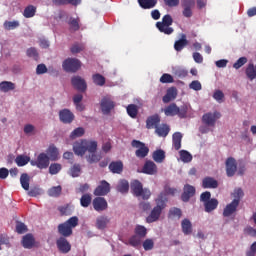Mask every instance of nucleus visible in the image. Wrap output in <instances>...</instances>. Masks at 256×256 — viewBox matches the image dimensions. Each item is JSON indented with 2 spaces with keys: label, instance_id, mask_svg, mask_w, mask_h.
<instances>
[{
  "label": "nucleus",
  "instance_id": "0e129e2a",
  "mask_svg": "<svg viewBox=\"0 0 256 256\" xmlns=\"http://www.w3.org/2000/svg\"><path fill=\"white\" fill-rule=\"evenodd\" d=\"M62 166L59 163H52L49 166V173L50 175H57V173H59V171H61Z\"/></svg>",
  "mask_w": 256,
  "mask_h": 256
},
{
  "label": "nucleus",
  "instance_id": "6e6d98bb",
  "mask_svg": "<svg viewBox=\"0 0 256 256\" xmlns=\"http://www.w3.org/2000/svg\"><path fill=\"white\" fill-rule=\"evenodd\" d=\"M144 251H152L155 247V241L151 238H147L143 243H142Z\"/></svg>",
  "mask_w": 256,
  "mask_h": 256
},
{
  "label": "nucleus",
  "instance_id": "9b49d317",
  "mask_svg": "<svg viewBox=\"0 0 256 256\" xmlns=\"http://www.w3.org/2000/svg\"><path fill=\"white\" fill-rule=\"evenodd\" d=\"M217 119H221V113L218 111L208 112L202 116V122L204 125H208V127H215Z\"/></svg>",
  "mask_w": 256,
  "mask_h": 256
},
{
  "label": "nucleus",
  "instance_id": "dca6fc26",
  "mask_svg": "<svg viewBox=\"0 0 256 256\" xmlns=\"http://www.w3.org/2000/svg\"><path fill=\"white\" fill-rule=\"evenodd\" d=\"M71 83L77 91H87V82H85V79L81 78V76L72 77Z\"/></svg>",
  "mask_w": 256,
  "mask_h": 256
},
{
  "label": "nucleus",
  "instance_id": "5701e85b",
  "mask_svg": "<svg viewBox=\"0 0 256 256\" xmlns=\"http://www.w3.org/2000/svg\"><path fill=\"white\" fill-rule=\"evenodd\" d=\"M174 99H177V88L171 87L167 90L166 95L163 96L162 101L163 103H171Z\"/></svg>",
  "mask_w": 256,
  "mask_h": 256
},
{
  "label": "nucleus",
  "instance_id": "f704fd0d",
  "mask_svg": "<svg viewBox=\"0 0 256 256\" xmlns=\"http://www.w3.org/2000/svg\"><path fill=\"white\" fill-rule=\"evenodd\" d=\"M181 227L184 235H191L193 233V225L189 219L182 220Z\"/></svg>",
  "mask_w": 256,
  "mask_h": 256
},
{
  "label": "nucleus",
  "instance_id": "c756f323",
  "mask_svg": "<svg viewBox=\"0 0 256 256\" xmlns=\"http://www.w3.org/2000/svg\"><path fill=\"white\" fill-rule=\"evenodd\" d=\"M53 5L56 7H61L63 5H73L77 7V5H81V0H52Z\"/></svg>",
  "mask_w": 256,
  "mask_h": 256
},
{
  "label": "nucleus",
  "instance_id": "c85d7f7f",
  "mask_svg": "<svg viewBox=\"0 0 256 256\" xmlns=\"http://www.w3.org/2000/svg\"><path fill=\"white\" fill-rule=\"evenodd\" d=\"M181 141H183V134H181V132H175L172 135V145L175 151H179V149H181Z\"/></svg>",
  "mask_w": 256,
  "mask_h": 256
},
{
  "label": "nucleus",
  "instance_id": "e2e57ef3",
  "mask_svg": "<svg viewBox=\"0 0 256 256\" xmlns=\"http://www.w3.org/2000/svg\"><path fill=\"white\" fill-rule=\"evenodd\" d=\"M70 175H71V177H79L81 175V165L74 164L70 168Z\"/></svg>",
  "mask_w": 256,
  "mask_h": 256
},
{
  "label": "nucleus",
  "instance_id": "bb28decb",
  "mask_svg": "<svg viewBox=\"0 0 256 256\" xmlns=\"http://www.w3.org/2000/svg\"><path fill=\"white\" fill-rule=\"evenodd\" d=\"M217 207H219V200H217L215 198H212L204 203V211L206 213H211V212L215 211V209H217Z\"/></svg>",
  "mask_w": 256,
  "mask_h": 256
},
{
  "label": "nucleus",
  "instance_id": "a19ab883",
  "mask_svg": "<svg viewBox=\"0 0 256 256\" xmlns=\"http://www.w3.org/2000/svg\"><path fill=\"white\" fill-rule=\"evenodd\" d=\"M134 233L136 236L145 239L147 237V228L143 225H136Z\"/></svg>",
  "mask_w": 256,
  "mask_h": 256
},
{
  "label": "nucleus",
  "instance_id": "4d7b16f0",
  "mask_svg": "<svg viewBox=\"0 0 256 256\" xmlns=\"http://www.w3.org/2000/svg\"><path fill=\"white\" fill-rule=\"evenodd\" d=\"M83 135H85V129L78 127L71 132L70 139H77V137H83Z\"/></svg>",
  "mask_w": 256,
  "mask_h": 256
},
{
  "label": "nucleus",
  "instance_id": "5fc2aeb1",
  "mask_svg": "<svg viewBox=\"0 0 256 256\" xmlns=\"http://www.w3.org/2000/svg\"><path fill=\"white\" fill-rule=\"evenodd\" d=\"M61 191H63L61 186H53L48 190V195L49 197H59V195H61Z\"/></svg>",
  "mask_w": 256,
  "mask_h": 256
},
{
  "label": "nucleus",
  "instance_id": "6ab92c4d",
  "mask_svg": "<svg viewBox=\"0 0 256 256\" xmlns=\"http://www.w3.org/2000/svg\"><path fill=\"white\" fill-rule=\"evenodd\" d=\"M146 175H157V164L151 160H147L142 169Z\"/></svg>",
  "mask_w": 256,
  "mask_h": 256
},
{
  "label": "nucleus",
  "instance_id": "393cba45",
  "mask_svg": "<svg viewBox=\"0 0 256 256\" xmlns=\"http://www.w3.org/2000/svg\"><path fill=\"white\" fill-rule=\"evenodd\" d=\"M187 45H189V40H187V35L182 34L181 38L174 43V49L175 51H178V52L183 51V49H185Z\"/></svg>",
  "mask_w": 256,
  "mask_h": 256
},
{
  "label": "nucleus",
  "instance_id": "f3484780",
  "mask_svg": "<svg viewBox=\"0 0 256 256\" xmlns=\"http://www.w3.org/2000/svg\"><path fill=\"white\" fill-rule=\"evenodd\" d=\"M195 187L189 184L184 185L183 193L181 199L184 203H187L191 197L195 195Z\"/></svg>",
  "mask_w": 256,
  "mask_h": 256
},
{
  "label": "nucleus",
  "instance_id": "aec40b11",
  "mask_svg": "<svg viewBox=\"0 0 256 256\" xmlns=\"http://www.w3.org/2000/svg\"><path fill=\"white\" fill-rule=\"evenodd\" d=\"M238 207H239L238 201L232 200V202L226 205V207L224 208L223 217H231V215L237 212Z\"/></svg>",
  "mask_w": 256,
  "mask_h": 256
},
{
  "label": "nucleus",
  "instance_id": "13d9d810",
  "mask_svg": "<svg viewBox=\"0 0 256 256\" xmlns=\"http://www.w3.org/2000/svg\"><path fill=\"white\" fill-rule=\"evenodd\" d=\"M243 195H245L243 193V189L236 188L232 193V197H234L233 201H238V205H239V203H241V199H243Z\"/></svg>",
  "mask_w": 256,
  "mask_h": 256
},
{
  "label": "nucleus",
  "instance_id": "ddd939ff",
  "mask_svg": "<svg viewBox=\"0 0 256 256\" xmlns=\"http://www.w3.org/2000/svg\"><path fill=\"white\" fill-rule=\"evenodd\" d=\"M93 209L97 211V213H102V211H107L109 209V204L104 197L98 196L92 201Z\"/></svg>",
  "mask_w": 256,
  "mask_h": 256
},
{
  "label": "nucleus",
  "instance_id": "a211bd4d",
  "mask_svg": "<svg viewBox=\"0 0 256 256\" xmlns=\"http://www.w3.org/2000/svg\"><path fill=\"white\" fill-rule=\"evenodd\" d=\"M60 121L62 123H73L75 115L69 109H63L59 112Z\"/></svg>",
  "mask_w": 256,
  "mask_h": 256
},
{
  "label": "nucleus",
  "instance_id": "680f3d73",
  "mask_svg": "<svg viewBox=\"0 0 256 256\" xmlns=\"http://www.w3.org/2000/svg\"><path fill=\"white\" fill-rule=\"evenodd\" d=\"M174 75L178 79H185V77H187V75H189V72L186 69L178 68V69L174 70Z\"/></svg>",
  "mask_w": 256,
  "mask_h": 256
},
{
  "label": "nucleus",
  "instance_id": "09e8293b",
  "mask_svg": "<svg viewBox=\"0 0 256 256\" xmlns=\"http://www.w3.org/2000/svg\"><path fill=\"white\" fill-rule=\"evenodd\" d=\"M246 76L250 81H253L256 78V68L255 65L249 64L246 68Z\"/></svg>",
  "mask_w": 256,
  "mask_h": 256
},
{
  "label": "nucleus",
  "instance_id": "4468645a",
  "mask_svg": "<svg viewBox=\"0 0 256 256\" xmlns=\"http://www.w3.org/2000/svg\"><path fill=\"white\" fill-rule=\"evenodd\" d=\"M100 107L103 115H109L115 109V102L109 97H104L101 100Z\"/></svg>",
  "mask_w": 256,
  "mask_h": 256
},
{
  "label": "nucleus",
  "instance_id": "58836bf2",
  "mask_svg": "<svg viewBox=\"0 0 256 256\" xmlns=\"http://www.w3.org/2000/svg\"><path fill=\"white\" fill-rule=\"evenodd\" d=\"M142 9H153L157 5V0H138Z\"/></svg>",
  "mask_w": 256,
  "mask_h": 256
},
{
  "label": "nucleus",
  "instance_id": "7ed1b4c3",
  "mask_svg": "<svg viewBox=\"0 0 256 256\" xmlns=\"http://www.w3.org/2000/svg\"><path fill=\"white\" fill-rule=\"evenodd\" d=\"M187 113H189V106L186 104L177 106L175 103H171L164 108V115L166 117H179V119H187Z\"/></svg>",
  "mask_w": 256,
  "mask_h": 256
},
{
  "label": "nucleus",
  "instance_id": "3c124183",
  "mask_svg": "<svg viewBox=\"0 0 256 256\" xmlns=\"http://www.w3.org/2000/svg\"><path fill=\"white\" fill-rule=\"evenodd\" d=\"M15 161L18 167H25V165L31 161V158H29V156L19 155L16 157Z\"/></svg>",
  "mask_w": 256,
  "mask_h": 256
},
{
  "label": "nucleus",
  "instance_id": "a18cd8bd",
  "mask_svg": "<svg viewBox=\"0 0 256 256\" xmlns=\"http://www.w3.org/2000/svg\"><path fill=\"white\" fill-rule=\"evenodd\" d=\"M86 159L90 164L99 163V161H101V155L97 154V151L89 152V155L86 156Z\"/></svg>",
  "mask_w": 256,
  "mask_h": 256
},
{
  "label": "nucleus",
  "instance_id": "ea45409f",
  "mask_svg": "<svg viewBox=\"0 0 256 256\" xmlns=\"http://www.w3.org/2000/svg\"><path fill=\"white\" fill-rule=\"evenodd\" d=\"M37 13V7L33 5H28L23 12V15L26 19H31V17H35V14Z\"/></svg>",
  "mask_w": 256,
  "mask_h": 256
},
{
  "label": "nucleus",
  "instance_id": "0eeeda50",
  "mask_svg": "<svg viewBox=\"0 0 256 256\" xmlns=\"http://www.w3.org/2000/svg\"><path fill=\"white\" fill-rule=\"evenodd\" d=\"M62 67L67 73H77L81 69V61L77 58H67Z\"/></svg>",
  "mask_w": 256,
  "mask_h": 256
},
{
  "label": "nucleus",
  "instance_id": "4c0bfd02",
  "mask_svg": "<svg viewBox=\"0 0 256 256\" xmlns=\"http://www.w3.org/2000/svg\"><path fill=\"white\" fill-rule=\"evenodd\" d=\"M15 89V84L9 81H3L0 83V91L2 93H9V91H13Z\"/></svg>",
  "mask_w": 256,
  "mask_h": 256
},
{
  "label": "nucleus",
  "instance_id": "7c9ffc66",
  "mask_svg": "<svg viewBox=\"0 0 256 256\" xmlns=\"http://www.w3.org/2000/svg\"><path fill=\"white\" fill-rule=\"evenodd\" d=\"M169 131H171V128H169V125L167 124H162L155 128V133L158 137H167L169 135Z\"/></svg>",
  "mask_w": 256,
  "mask_h": 256
},
{
  "label": "nucleus",
  "instance_id": "bf43d9fd",
  "mask_svg": "<svg viewBox=\"0 0 256 256\" xmlns=\"http://www.w3.org/2000/svg\"><path fill=\"white\" fill-rule=\"evenodd\" d=\"M181 215H182V212H181V209L179 208H172L169 210V213H168V217L172 219H181Z\"/></svg>",
  "mask_w": 256,
  "mask_h": 256
},
{
  "label": "nucleus",
  "instance_id": "6e6552de",
  "mask_svg": "<svg viewBox=\"0 0 256 256\" xmlns=\"http://www.w3.org/2000/svg\"><path fill=\"white\" fill-rule=\"evenodd\" d=\"M131 145H132V147L137 149L135 151V155H136V157H138V159H145V157H147L149 155V147H147L145 145V143H143L139 140H133L131 142Z\"/></svg>",
  "mask_w": 256,
  "mask_h": 256
},
{
  "label": "nucleus",
  "instance_id": "423d86ee",
  "mask_svg": "<svg viewBox=\"0 0 256 256\" xmlns=\"http://www.w3.org/2000/svg\"><path fill=\"white\" fill-rule=\"evenodd\" d=\"M171 25H173V17L170 14H166L162 17L161 22H156V27L160 33H164V35H172L175 31Z\"/></svg>",
  "mask_w": 256,
  "mask_h": 256
},
{
  "label": "nucleus",
  "instance_id": "338daca9",
  "mask_svg": "<svg viewBox=\"0 0 256 256\" xmlns=\"http://www.w3.org/2000/svg\"><path fill=\"white\" fill-rule=\"evenodd\" d=\"M245 63H247V57H240V58L233 64V67H234V69H241V67H243V65H245Z\"/></svg>",
  "mask_w": 256,
  "mask_h": 256
},
{
  "label": "nucleus",
  "instance_id": "412c9836",
  "mask_svg": "<svg viewBox=\"0 0 256 256\" xmlns=\"http://www.w3.org/2000/svg\"><path fill=\"white\" fill-rule=\"evenodd\" d=\"M56 244L61 253H69V251H71V244L65 239V237H60L56 241Z\"/></svg>",
  "mask_w": 256,
  "mask_h": 256
},
{
  "label": "nucleus",
  "instance_id": "b1692460",
  "mask_svg": "<svg viewBox=\"0 0 256 256\" xmlns=\"http://www.w3.org/2000/svg\"><path fill=\"white\" fill-rule=\"evenodd\" d=\"M46 155L49 157L50 161L59 160V149L55 145H50L46 150Z\"/></svg>",
  "mask_w": 256,
  "mask_h": 256
},
{
  "label": "nucleus",
  "instance_id": "f257e3e1",
  "mask_svg": "<svg viewBox=\"0 0 256 256\" xmlns=\"http://www.w3.org/2000/svg\"><path fill=\"white\" fill-rule=\"evenodd\" d=\"M155 202L156 206L151 210L150 214L146 217V222L148 223H155L156 221H159L161 214L163 213V209L167 207V197H165V193H160Z\"/></svg>",
  "mask_w": 256,
  "mask_h": 256
},
{
  "label": "nucleus",
  "instance_id": "473e14b6",
  "mask_svg": "<svg viewBox=\"0 0 256 256\" xmlns=\"http://www.w3.org/2000/svg\"><path fill=\"white\" fill-rule=\"evenodd\" d=\"M109 169L111 173H116L117 175H120V173H123V162L121 161L111 162L109 165Z\"/></svg>",
  "mask_w": 256,
  "mask_h": 256
},
{
  "label": "nucleus",
  "instance_id": "c9c22d12",
  "mask_svg": "<svg viewBox=\"0 0 256 256\" xmlns=\"http://www.w3.org/2000/svg\"><path fill=\"white\" fill-rule=\"evenodd\" d=\"M107 225H109V218L107 216H99L96 219V227L99 230L107 229Z\"/></svg>",
  "mask_w": 256,
  "mask_h": 256
},
{
  "label": "nucleus",
  "instance_id": "052dcab7",
  "mask_svg": "<svg viewBox=\"0 0 256 256\" xmlns=\"http://www.w3.org/2000/svg\"><path fill=\"white\" fill-rule=\"evenodd\" d=\"M26 55L27 57H31L35 61H39V52H37V49L35 47L27 49Z\"/></svg>",
  "mask_w": 256,
  "mask_h": 256
},
{
  "label": "nucleus",
  "instance_id": "49530a36",
  "mask_svg": "<svg viewBox=\"0 0 256 256\" xmlns=\"http://www.w3.org/2000/svg\"><path fill=\"white\" fill-rule=\"evenodd\" d=\"M119 193H129V182L127 180H120L117 185Z\"/></svg>",
  "mask_w": 256,
  "mask_h": 256
},
{
  "label": "nucleus",
  "instance_id": "1a4fd4ad",
  "mask_svg": "<svg viewBox=\"0 0 256 256\" xmlns=\"http://www.w3.org/2000/svg\"><path fill=\"white\" fill-rule=\"evenodd\" d=\"M49 156L47 153H40L35 160H31L30 163L32 167H37L38 169H47L50 163Z\"/></svg>",
  "mask_w": 256,
  "mask_h": 256
},
{
  "label": "nucleus",
  "instance_id": "f8f14e48",
  "mask_svg": "<svg viewBox=\"0 0 256 256\" xmlns=\"http://www.w3.org/2000/svg\"><path fill=\"white\" fill-rule=\"evenodd\" d=\"M111 192V184L106 180L100 181V184L95 188L94 195L95 197H105L108 193Z\"/></svg>",
  "mask_w": 256,
  "mask_h": 256
},
{
  "label": "nucleus",
  "instance_id": "cd10ccee",
  "mask_svg": "<svg viewBox=\"0 0 256 256\" xmlns=\"http://www.w3.org/2000/svg\"><path fill=\"white\" fill-rule=\"evenodd\" d=\"M159 123H161V118L159 117V115H153L147 119L146 127L147 129H156L159 126Z\"/></svg>",
  "mask_w": 256,
  "mask_h": 256
},
{
  "label": "nucleus",
  "instance_id": "de8ad7c7",
  "mask_svg": "<svg viewBox=\"0 0 256 256\" xmlns=\"http://www.w3.org/2000/svg\"><path fill=\"white\" fill-rule=\"evenodd\" d=\"M180 159L183 163H191L193 161V155L189 153L187 150H181L180 152Z\"/></svg>",
  "mask_w": 256,
  "mask_h": 256
},
{
  "label": "nucleus",
  "instance_id": "9d476101",
  "mask_svg": "<svg viewBox=\"0 0 256 256\" xmlns=\"http://www.w3.org/2000/svg\"><path fill=\"white\" fill-rule=\"evenodd\" d=\"M182 15L186 19L193 17V9H195V0H181Z\"/></svg>",
  "mask_w": 256,
  "mask_h": 256
},
{
  "label": "nucleus",
  "instance_id": "72a5a7b5",
  "mask_svg": "<svg viewBox=\"0 0 256 256\" xmlns=\"http://www.w3.org/2000/svg\"><path fill=\"white\" fill-rule=\"evenodd\" d=\"M142 243H143V238H140L139 236L134 234L128 239V242L126 243V245H130V247L137 248V247H141Z\"/></svg>",
  "mask_w": 256,
  "mask_h": 256
},
{
  "label": "nucleus",
  "instance_id": "e433bc0d",
  "mask_svg": "<svg viewBox=\"0 0 256 256\" xmlns=\"http://www.w3.org/2000/svg\"><path fill=\"white\" fill-rule=\"evenodd\" d=\"M80 21L81 20L79 19V17L77 18L70 17L69 20L67 21L70 31H73V32L79 31V29H81V26L79 25Z\"/></svg>",
  "mask_w": 256,
  "mask_h": 256
},
{
  "label": "nucleus",
  "instance_id": "603ef678",
  "mask_svg": "<svg viewBox=\"0 0 256 256\" xmlns=\"http://www.w3.org/2000/svg\"><path fill=\"white\" fill-rule=\"evenodd\" d=\"M93 83L95 85H98V87H103L105 85V77L101 74H94L92 76Z\"/></svg>",
  "mask_w": 256,
  "mask_h": 256
},
{
  "label": "nucleus",
  "instance_id": "37998d69",
  "mask_svg": "<svg viewBox=\"0 0 256 256\" xmlns=\"http://www.w3.org/2000/svg\"><path fill=\"white\" fill-rule=\"evenodd\" d=\"M29 181H31V179L29 178V174L23 173L20 176V184L24 191H29Z\"/></svg>",
  "mask_w": 256,
  "mask_h": 256
},
{
  "label": "nucleus",
  "instance_id": "69168bd1",
  "mask_svg": "<svg viewBox=\"0 0 256 256\" xmlns=\"http://www.w3.org/2000/svg\"><path fill=\"white\" fill-rule=\"evenodd\" d=\"M174 81L175 80L171 74L165 73L160 77V83H174Z\"/></svg>",
  "mask_w": 256,
  "mask_h": 256
},
{
  "label": "nucleus",
  "instance_id": "a878e982",
  "mask_svg": "<svg viewBox=\"0 0 256 256\" xmlns=\"http://www.w3.org/2000/svg\"><path fill=\"white\" fill-rule=\"evenodd\" d=\"M35 245V238L33 237V234H26L22 238V246L24 249H33Z\"/></svg>",
  "mask_w": 256,
  "mask_h": 256
},
{
  "label": "nucleus",
  "instance_id": "774afa93",
  "mask_svg": "<svg viewBox=\"0 0 256 256\" xmlns=\"http://www.w3.org/2000/svg\"><path fill=\"white\" fill-rule=\"evenodd\" d=\"M189 88L193 89V91H201V82H199L198 80H194L189 84Z\"/></svg>",
  "mask_w": 256,
  "mask_h": 256
},
{
  "label": "nucleus",
  "instance_id": "4be33fe9",
  "mask_svg": "<svg viewBox=\"0 0 256 256\" xmlns=\"http://www.w3.org/2000/svg\"><path fill=\"white\" fill-rule=\"evenodd\" d=\"M203 189H217L219 187V182L213 177H205L202 180Z\"/></svg>",
  "mask_w": 256,
  "mask_h": 256
},
{
  "label": "nucleus",
  "instance_id": "39448f33",
  "mask_svg": "<svg viewBox=\"0 0 256 256\" xmlns=\"http://www.w3.org/2000/svg\"><path fill=\"white\" fill-rule=\"evenodd\" d=\"M130 189L135 197H142L144 201L151 198V190L143 188V183L139 180H133L130 184Z\"/></svg>",
  "mask_w": 256,
  "mask_h": 256
},
{
  "label": "nucleus",
  "instance_id": "2f4dec72",
  "mask_svg": "<svg viewBox=\"0 0 256 256\" xmlns=\"http://www.w3.org/2000/svg\"><path fill=\"white\" fill-rule=\"evenodd\" d=\"M165 157L166 155L163 149H157L152 153V159L155 163H163Z\"/></svg>",
  "mask_w": 256,
  "mask_h": 256
},
{
  "label": "nucleus",
  "instance_id": "79ce46f5",
  "mask_svg": "<svg viewBox=\"0 0 256 256\" xmlns=\"http://www.w3.org/2000/svg\"><path fill=\"white\" fill-rule=\"evenodd\" d=\"M126 111L129 117L135 119L139 113V107H137L135 104H130L127 106Z\"/></svg>",
  "mask_w": 256,
  "mask_h": 256
},
{
  "label": "nucleus",
  "instance_id": "f03ea898",
  "mask_svg": "<svg viewBox=\"0 0 256 256\" xmlns=\"http://www.w3.org/2000/svg\"><path fill=\"white\" fill-rule=\"evenodd\" d=\"M73 151L75 155L83 157L85 153H93V151H97V141L93 140H81V142H77L73 146Z\"/></svg>",
  "mask_w": 256,
  "mask_h": 256
},
{
  "label": "nucleus",
  "instance_id": "20e7f679",
  "mask_svg": "<svg viewBox=\"0 0 256 256\" xmlns=\"http://www.w3.org/2000/svg\"><path fill=\"white\" fill-rule=\"evenodd\" d=\"M79 225V218L77 216H73L69 218L64 223L58 225V233L62 237H71L73 235V229Z\"/></svg>",
  "mask_w": 256,
  "mask_h": 256
},
{
  "label": "nucleus",
  "instance_id": "8fccbe9b",
  "mask_svg": "<svg viewBox=\"0 0 256 256\" xmlns=\"http://www.w3.org/2000/svg\"><path fill=\"white\" fill-rule=\"evenodd\" d=\"M19 21L14 20V21H5L3 24V27L6 31H13V29H17L19 27Z\"/></svg>",
  "mask_w": 256,
  "mask_h": 256
},
{
  "label": "nucleus",
  "instance_id": "864d4df0",
  "mask_svg": "<svg viewBox=\"0 0 256 256\" xmlns=\"http://www.w3.org/2000/svg\"><path fill=\"white\" fill-rule=\"evenodd\" d=\"M70 51L72 55H77V53H81V51H85V45L81 43H75L71 46Z\"/></svg>",
  "mask_w": 256,
  "mask_h": 256
},
{
  "label": "nucleus",
  "instance_id": "2eb2a0df",
  "mask_svg": "<svg viewBox=\"0 0 256 256\" xmlns=\"http://www.w3.org/2000/svg\"><path fill=\"white\" fill-rule=\"evenodd\" d=\"M225 165L227 177H234L235 173H237V160H235L233 157H228Z\"/></svg>",
  "mask_w": 256,
  "mask_h": 256
},
{
  "label": "nucleus",
  "instance_id": "c03bdc74",
  "mask_svg": "<svg viewBox=\"0 0 256 256\" xmlns=\"http://www.w3.org/2000/svg\"><path fill=\"white\" fill-rule=\"evenodd\" d=\"M93 201V198L91 197V194L86 193L82 195L80 198V205L81 207L87 208L89 205H91V202Z\"/></svg>",
  "mask_w": 256,
  "mask_h": 256
}]
</instances>
